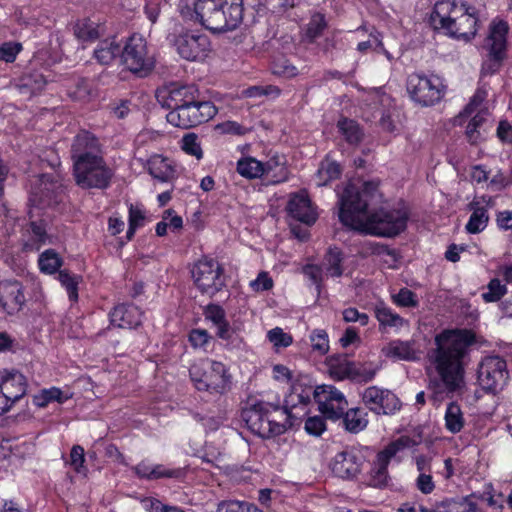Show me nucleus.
I'll list each match as a JSON object with an SVG mask.
<instances>
[{
    "mask_svg": "<svg viewBox=\"0 0 512 512\" xmlns=\"http://www.w3.org/2000/svg\"><path fill=\"white\" fill-rule=\"evenodd\" d=\"M344 254L342 250L336 246H331L327 249L322 260V268L327 276L341 277L344 273L343 262Z\"/></svg>",
    "mask_w": 512,
    "mask_h": 512,
    "instance_id": "nucleus-33",
    "label": "nucleus"
},
{
    "mask_svg": "<svg viewBox=\"0 0 512 512\" xmlns=\"http://www.w3.org/2000/svg\"><path fill=\"white\" fill-rule=\"evenodd\" d=\"M267 338L276 348L288 347L293 342L292 336L288 333H285L283 329L279 327L269 330L267 333Z\"/></svg>",
    "mask_w": 512,
    "mask_h": 512,
    "instance_id": "nucleus-51",
    "label": "nucleus"
},
{
    "mask_svg": "<svg viewBox=\"0 0 512 512\" xmlns=\"http://www.w3.org/2000/svg\"><path fill=\"white\" fill-rule=\"evenodd\" d=\"M118 55H121V47L114 38L101 41L94 50L96 60L103 65L110 64Z\"/></svg>",
    "mask_w": 512,
    "mask_h": 512,
    "instance_id": "nucleus-36",
    "label": "nucleus"
},
{
    "mask_svg": "<svg viewBox=\"0 0 512 512\" xmlns=\"http://www.w3.org/2000/svg\"><path fill=\"white\" fill-rule=\"evenodd\" d=\"M364 463L362 454L354 449H346L337 453L331 463L334 475L343 479H353L360 472Z\"/></svg>",
    "mask_w": 512,
    "mask_h": 512,
    "instance_id": "nucleus-19",
    "label": "nucleus"
},
{
    "mask_svg": "<svg viewBox=\"0 0 512 512\" xmlns=\"http://www.w3.org/2000/svg\"><path fill=\"white\" fill-rule=\"evenodd\" d=\"M323 272L321 265L307 264L303 267V274L316 286L318 292L323 282Z\"/></svg>",
    "mask_w": 512,
    "mask_h": 512,
    "instance_id": "nucleus-56",
    "label": "nucleus"
},
{
    "mask_svg": "<svg viewBox=\"0 0 512 512\" xmlns=\"http://www.w3.org/2000/svg\"><path fill=\"white\" fill-rule=\"evenodd\" d=\"M445 428L452 434H456L462 430L465 424V419L460 406L451 402L448 404L445 411Z\"/></svg>",
    "mask_w": 512,
    "mask_h": 512,
    "instance_id": "nucleus-39",
    "label": "nucleus"
},
{
    "mask_svg": "<svg viewBox=\"0 0 512 512\" xmlns=\"http://www.w3.org/2000/svg\"><path fill=\"white\" fill-rule=\"evenodd\" d=\"M236 170L246 179H257L264 176L263 162L253 157L239 159Z\"/></svg>",
    "mask_w": 512,
    "mask_h": 512,
    "instance_id": "nucleus-37",
    "label": "nucleus"
},
{
    "mask_svg": "<svg viewBox=\"0 0 512 512\" xmlns=\"http://www.w3.org/2000/svg\"><path fill=\"white\" fill-rule=\"evenodd\" d=\"M110 321L119 328H135L142 322V312L133 304H119L110 312Z\"/></svg>",
    "mask_w": 512,
    "mask_h": 512,
    "instance_id": "nucleus-25",
    "label": "nucleus"
},
{
    "mask_svg": "<svg viewBox=\"0 0 512 512\" xmlns=\"http://www.w3.org/2000/svg\"><path fill=\"white\" fill-rule=\"evenodd\" d=\"M325 429L326 426L323 415L309 417L305 422V430L310 435L320 436Z\"/></svg>",
    "mask_w": 512,
    "mask_h": 512,
    "instance_id": "nucleus-59",
    "label": "nucleus"
},
{
    "mask_svg": "<svg viewBox=\"0 0 512 512\" xmlns=\"http://www.w3.org/2000/svg\"><path fill=\"white\" fill-rule=\"evenodd\" d=\"M378 186L376 181L347 184L339 199V219L343 225L365 234L394 237L406 228L408 215L401 209L376 210L375 206L382 202Z\"/></svg>",
    "mask_w": 512,
    "mask_h": 512,
    "instance_id": "nucleus-1",
    "label": "nucleus"
},
{
    "mask_svg": "<svg viewBox=\"0 0 512 512\" xmlns=\"http://www.w3.org/2000/svg\"><path fill=\"white\" fill-rule=\"evenodd\" d=\"M375 317L379 322L381 332H387L390 329L398 331L402 327L408 326L407 320L382 303L376 305Z\"/></svg>",
    "mask_w": 512,
    "mask_h": 512,
    "instance_id": "nucleus-28",
    "label": "nucleus"
},
{
    "mask_svg": "<svg viewBox=\"0 0 512 512\" xmlns=\"http://www.w3.org/2000/svg\"><path fill=\"white\" fill-rule=\"evenodd\" d=\"M477 21L473 8L459 5L454 0L436 2L430 16V23L435 30L465 41L475 36Z\"/></svg>",
    "mask_w": 512,
    "mask_h": 512,
    "instance_id": "nucleus-4",
    "label": "nucleus"
},
{
    "mask_svg": "<svg viewBox=\"0 0 512 512\" xmlns=\"http://www.w3.org/2000/svg\"><path fill=\"white\" fill-rule=\"evenodd\" d=\"M75 36L81 41H94L99 37L95 24L91 21L79 22L74 27Z\"/></svg>",
    "mask_w": 512,
    "mask_h": 512,
    "instance_id": "nucleus-47",
    "label": "nucleus"
},
{
    "mask_svg": "<svg viewBox=\"0 0 512 512\" xmlns=\"http://www.w3.org/2000/svg\"><path fill=\"white\" fill-rule=\"evenodd\" d=\"M66 399L67 397L63 396V392L59 388L52 387L43 389L39 394L34 395L33 403L40 408H44L52 401L63 403Z\"/></svg>",
    "mask_w": 512,
    "mask_h": 512,
    "instance_id": "nucleus-44",
    "label": "nucleus"
},
{
    "mask_svg": "<svg viewBox=\"0 0 512 512\" xmlns=\"http://www.w3.org/2000/svg\"><path fill=\"white\" fill-rule=\"evenodd\" d=\"M73 171L77 185L84 189H104L109 186L113 175L103 156L73 164Z\"/></svg>",
    "mask_w": 512,
    "mask_h": 512,
    "instance_id": "nucleus-8",
    "label": "nucleus"
},
{
    "mask_svg": "<svg viewBox=\"0 0 512 512\" xmlns=\"http://www.w3.org/2000/svg\"><path fill=\"white\" fill-rule=\"evenodd\" d=\"M85 455L84 448L80 445H74L69 455V465L77 473H84L86 468L84 467Z\"/></svg>",
    "mask_w": 512,
    "mask_h": 512,
    "instance_id": "nucleus-54",
    "label": "nucleus"
},
{
    "mask_svg": "<svg viewBox=\"0 0 512 512\" xmlns=\"http://www.w3.org/2000/svg\"><path fill=\"white\" fill-rule=\"evenodd\" d=\"M416 487L423 494H430L435 489V484L430 473H419L416 479Z\"/></svg>",
    "mask_w": 512,
    "mask_h": 512,
    "instance_id": "nucleus-63",
    "label": "nucleus"
},
{
    "mask_svg": "<svg viewBox=\"0 0 512 512\" xmlns=\"http://www.w3.org/2000/svg\"><path fill=\"white\" fill-rule=\"evenodd\" d=\"M508 29V24L504 21L491 25L485 42V47L488 49L489 54L488 59L482 65V74L492 75L499 70L505 57Z\"/></svg>",
    "mask_w": 512,
    "mask_h": 512,
    "instance_id": "nucleus-14",
    "label": "nucleus"
},
{
    "mask_svg": "<svg viewBox=\"0 0 512 512\" xmlns=\"http://www.w3.org/2000/svg\"><path fill=\"white\" fill-rule=\"evenodd\" d=\"M491 199L489 198L486 201L485 197L481 199H475L469 204V210L472 211V214L469 218L468 223L466 224V230L471 234H477L483 231L488 224L489 215L487 209L484 207L483 203H489Z\"/></svg>",
    "mask_w": 512,
    "mask_h": 512,
    "instance_id": "nucleus-27",
    "label": "nucleus"
},
{
    "mask_svg": "<svg viewBox=\"0 0 512 512\" xmlns=\"http://www.w3.org/2000/svg\"><path fill=\"white\" fill-rule=\"evenodd\" d=\"M58 279L62 286L66 288L69 299L71 301H77L78 284L81 280V276L70 274L67 270H60Z\"/></svg>",
    "mask_w": 512,
    "mask_h": 512,
    "instance_id": "nucleus-45",
    "label": "nucleus"
},
{
    "mask_svg": "<svg viewBox=\"0 0 512 512\" xmlns=\"http://www.w3.org/2000/svg\"><path fill=\"white\" fill-rule=\"evenodd\" d=\"M70 152L73 164L103 156L99 140L88 131H81L74 137Z\"/></svg>",
    "mask_w": 512,
    "mask_h": 512,
    "instance_id": "nucleus-20",
    "label": "nucleus"
},
{
    "mask_svg": "<svg viewBox=\"0 0 512 512\" xmlns=\"http://www.w3.org/2000/svg\"><path fill=\"white\" fill-rule=\"evenodd\" d=\"M181 147L183 151L189 155L195 156L197 159H201L203 157V151L198 141V136L194 133L186 134L182 138Z\"/></svg>",
    "mask_w": 512,
    "mask_h": 512,
    "instance_id": "nucleus-50",
    "label": "nucleus"
},
{
    "mask_svg": "<svg viewBox=\"0 0 512 512\" xmlns=\"http://www.w3.org/2000/svg\"><path fill=\"white\" fill-rule=\"evenodd\" d=\"M443 86L438 77L411 74L407 80V91L417 104L427 107L439 102L443 97Z\"/></svg>",
    "mask_w": 512,
    "mask_h": 512,
    "instance_id": "nucleus-13",
    "label": "nucleus"
},
{
    "mask_svg": "<svg viewBox=\"0 0 512 512\" xmlns=\"http://www.w3.org/2000/svg\"><path fill=\"white\" fill-rule=\"evenodd\" d=\"M474 343L475 334L466 329L443 331L435 337L436 347L428 354L430 363L439 375L428 386L434 403L453 396L461 389L469 348Z\"/></svg>",
    "mask_w": 512,
    "mask_h": 512,
    "instance_id": "nucleus-2",
    "label": "nucleus"
},
{
    "mask_svg": "<svg viewBox=\"0 0 512 512\" xmlns=\"http://www.w3.org/2000/svg\"><path fill=\"white\" fill-rule=\"evenodd\" d=\"M327 27V23L323 14L316 13L314 14L306 29V36L310 42H313L316 38H318Z\"/></svg>",
    "mask_w": 512,
    "mask_h": 512,
    "instance_id": "nucleus-48",
    "label": "nucleus"
},
{
    "mask_svg": "<svg viewBox=\"0 0 512 512\" xmlns=\"http://www.w3.org/2000/svg\"><path fill=\"white\" fill-rule=\"evenodd\" d=\"M356 363L343 357H335L329 360L330 372L332 375L342 380L345 378H354Z\"/></svg>",
    "mask_w": 512,
    "mask_h": 512,
    "instance_id": "nucleus-41",
    "label": "nucleus"
},
{
    "mask_svg": "<svg viewBox=\"0 0 512 512\" xmlns=\"http://www.w3.org/2000/svg\"><path fill=\"white\" fill-rule=\"evenodd\" d=\"M160 94H163V106L171 109V111H177L191 104L196 101V97L200 96L198 89L192 85H172ZM160 96L161 95H158V97Z\"/></svg>",
    "mask_w": 512,
    "mask_h": 512,
    "instance_id": "nucleus-22",
    "label": "nucleus"
},
{
    "mask_svg": "<svg viewBox=\"0 0 512 512\" xmlns=\"http://www.w3.org/2000/svg\"><path fill=\"white\" fill-rule=\"evenodd\" d=\"M271 69L274 75L284 78H292L300 73V70L284 56L274 58Z\"/></svg>",
    "mask_w": 512,
    "mask_h": 512,
    "instance_id": "nucleus-43",
    "label": "nucleus"
},
{
    "mask_svg": "<svg viewBox=\"0 0 512 512\" xmlns=\"http://www.w3.org/2000/svg\"><path fill=\"white\" fill-rule=\"evenodd\" d=\"M195 19L212 32L230 31L243 19V0H197Z\"/></svg>",
    "mask_w": 512,
    "mask_h": 512,
    "instance_id": "nucleus-5",
    "label": "nucleus"
},
{
    "mask_svg": "<svg viewBox=\"0 0 512 512\" xmlns=\"http://www.w3.org/2000/svg\"><path fill=\"white\" fill-rule=\"evenodd\" d=\"M6 305H11L13 309H19L25 302V296L18 283L11 284L5 300Z\"/></svg>",
    "mask_w": 512,
    "mask_h": 512,
    "instance_id": "nucleus-52",
    "label": "nucleus"
},
{
    "mask_svg": "<svg viewBox=\"0 0 512 512\" xmlns=\"http://www.w3.org/2000/svg\"><path fill=\"white\" fill-rule=\"evenodd\" d=\"M216 113L215 105L210 101L200 100L199 96L191 104L177 111H170L167 114V121L177 127L190 128L209 121Z\"/></svg>",
    "mask_w": 512,
    "mask_h": 512,
    "instance_id": "nucleus-11",
    "label": "nucleus"
},
{
    "mask_svg": "<svg viewBox=\"0 0 512 512\" xmlns=\"http://www.w3.org/2000/svg\"><path fill=\"white\" fill-rule=\"evenodd\" d=\"M250 287L255 292L267 291L273 287V280L267 272H260L258 277L250 282Z\"/></svg>",
    "mask_w": 512,
    "mask_h": 512,
    "instance_id": "nucleus-60",
    "label": "nucleus"
},
{
    "mask_svg": "<svg viewBox=\"0 0 512 512\" xmlns=\"http://www.w3.org/2000/svg\"><path fill=\"white\" fill-rule=\"evenodd\" d=\"M337 128L341 136L350 145H358L363 140L364 132L355 120L341 118L337 122Z\"/></svg>",
    "mask_w": 512,
    "mask_h": 512,
    "instance_id": "nucleus-35",
    "label": "nucleus"
},
{
    "mask_svg": "<svg viewBox=\"0 0 512 512\" xmlns=\"http://www.w3.org/2000/svg\"><path fill=\"white\" fill-rule=\"evenodd\" d=\"M204 316L210 320L216 327V335L227 342V345L239 346L242 340L236 334V331L226 320L224 309L217 304H209L204 310Z\"/></svg>",
    "mask_w": 512,
    "mask_h": 512,
    "instance_id": "nucleus-21",
    "label": "nucleus"
},
{
    "mask_svg": "<svg viewBox=\"0 0 512 512\" xmlns=\"http://www.w3.org/2000/svg\"><path fill=\"white\" fill-rule=\"evenodd\" d=\"M45 224L43 221L31 222L26 230L23 239V250L26 252L38 251L48 239Z\"/></svg>",
    "mask_w": 512,
    "mask_h": 512,
    "instance_id": "nucleus-31",
    "label": "nucleus"
},
{
    "mask_svg": "<svg viewBox=\"0 0 512 512\" xmlns=\"http://www.w3.org/2000/svg\"><path fill=\"white\" fill-rule=\"evenodd\" d=\"M190 378L199 391L224 393L228 387L229 375L221 362L203 359L195 362L189 370Z\"/></svg>",
    "mask_w": 512,
    "mask_h": 512,
    "instance_id": "nucleus-6",
    "label": "nucleus"
},
{
    "mask_svg": "<svg viewBox=\"0 0 512 512\" xmlns=\"http://www.w3.org/2000/svg\"><path fill=\"white\" fill-rule=\"evenodd\" d=\"M174 44L178 54L188 61L205 59L211 47L207 35L193 32L181 33L176 37Z\"/></svg>",
    "mask_w": 512,
    "mask_h": 512,
    "instance_id": "nucleus-17",
    "label": "nucleus"
},
{
    "mask_svg": "<svg viewBox=\"0 0 512 512\" xmlns=\"http://www.w3.org/2000/svg\"><path fill=\"white\" fill-rule=\"evenodd\" d=\"M415 445L416 442L409 436H401L389 443L376 456L370 471L369 485L376 488L385 487L389 480L388 465L391 459L396 458L401 452Z\"/></svg>",
    "mask_w": 512,
    "mask_h": 512,
    "instance_id": "nucleus-9",
    "label": "nucleus"
},
{
    "mask_svg": "<svg viewBox=\"0 0 512 512\" xmlns=\"http://www.w3.org/2000/svg\"><path fill=\"white\" fill-rule=\"evenodd\" d=\"M379 104L382 106L380 111L379 124L384 131L394 132L396 131V120L398 117V110L394 105V100L387 94L379 96Z\"/></svg>",
    "mask_w": 512,
    "mask_h": 512,
    "instance_id": "nucleus-34",
    "label": "nucleus"
},
{
    "mask_svg": "<svg viewBox=\"0 0 512 512\" xmlns=\"http://www.w3.org/2000/svg\"><path fill=\"white\" fill-rule=\"evenodd\" d=\"M310 342L313 351L324 355L329 350L328 334L323 329H315L310 334Z\"/></svg>",
    "mask_w": 512,
    "mask_h": 512,
    "instance_id": "nucleus-49",
    "label": "nucleus"
},
{
    "mask_svg": "<svg viewBox=\"0 0 512 512\" xmlns=\"http://www.w3.org/2000/svg\"><path fill=\"white\" fill-rule=\"evenodd\" d=\"M150 175L161 182H168L175 177L176 170L172 161L161 155L152 156L147 163Z\"/></svg>",
    "mask_w": 512,
    "mask_h": 512,
    "instance_id": "nucleus-32",
    "label": "nucleus"
},
{
    "mask_svg": "<svg viewBox=\"0 0 512 512\" xmlns=\"http://www.w3.org/2000/svg\"><path fill=\"white\" fill-rule=\"evenodd\" d=\"M507 289L502 285L499 279H492L488 284V291L482 294L485 302H496L506 294Z\"/></svg>",
    "mask_w": 512,
    "mask_h": 512,
    "instance_id": "nucleus-53",
    "label": "nucleus"
},
{
    "mask_svg": "<svg viewBox=\"0 0 512 512\" xmlns=\"http://www.w3.org/2000/svg\"><path fill=\"white\" fill-rule=\"evenodd\" d=\"M22 50V45L15 42H6L0 46V61L12 63L16 56Z\"/></svg>",
    "mask_w": 512,
    "mask_h": 512,
    "instance_id": "nucleus-57",
    "label": "nucleus"
},
{
    "mask_svg": "<svg viewBox=\"0 0 512 512\" xmlns=\"http://www.w3.org/2000/svg\"><path fill=\"white\" fill-rule=\"evenodd\" d=\"M430 512H477V503L472 496L446 498L430 508Z\"/></svg>",
    "mask_w": 512,
    "mask_h": 512,
    "instance_id": "nucleus-30",
    "label": "nucleus"
},
{
    "mask_svg": "<svg viewBox=\"0 0 512 512\" xmlns=\"http://www.w3.org/2000/svg\"><path fill=\"white\" fill-rule=\"evenodd\" d=\"M509 379L507 364L499 356H487L478 366L477 380L483 390L496 394L503 390Z\"/></svg>",
    "mask_w": 512,
    "mask_h": 512,
    "instance_id": "nucleus-12",
    "label": "nucleus"
},
{
    "mask_svg": "<svg viewBox=\"0 0 512 512\" xmlns=\"http://www.w3.org/2000/svg\"><path fill=\"white\" fill-rule=\"evenodd\" d=\"M211 336L204 329H193L189 334V341L194 348H204Z\"/></svg>",
    "mask_w": 512,
    "mask_h": 512,
    "instance_id": "nucleus-62",
    "label": "nucleus"
},
{
    "mask_svg": "<svg viewBox=\"0 0 512 512\" xmlns=\"http://www.w3.org/2000/svg\"><path fill=\"white\" fill-rule=\"evenodd\" d=\"M194 284L198 290L209 297H213L225 286L223 270L219 263L213 259L199 260L191 270Z\"/></svg>",
    "mask_w": 512,
    "mask_h": 512,
    "instance_id": "nucleus-10",
    "label": "nucleus"
},
{
    "mask_svg": "<svg viewBox=\"0 0 512 512\" xmlns=\"http://www.w3.org/2000/svg\"><path fill=\"white\" fill-rule=\"evenodd\" d=\"M264 176L268 183L278 184L288 179L289 171L284 156L273 155L266 162H263Z\"/></svg>",
    "mask_w": 512,
    "mask_h": 512,
    "instance_id": "nucleus-29",
    "label": "nucleus"
},
{
    "mask_svg": "<svg viewBox=\"0 0 512 512\" xmlns=\"http://www.w3.org/2000/svg\"><path fill=\"white\" fill-rule=\"evenodd\" d=\"M63 264L60 255L53 249H47L39 255L38 266L42 273L54 274Z\"/></svg>",
    "mask_w": 512,
    "mask_h": 512,
    "instance_id": "nucleus-40",
    "label": "nucleus"
},
{
    "mask_svg": "<svg viewBox=\"0 0 512 512\" xmlns=\"http://www.w3.org/2000/svg\"><path fill=\"white\" fill-rule=\"evenodd\" d=\"M366 413H364L359 408H354L344 411V415L342 417V422L346 430L352 433H358L366 428L368 424V420L366 418Z\"/></svg>",
    "mask_w": 512,
    "mask_h": 512,
    "instance_id": "nucleus-38",
    "label": "nucleus"
},
{
    "mask_svg": "<svg viewBox=\"0 0 512 512\" xmlns=\"http://www.w3.org/2000/svg\"><path fill=\"white\" fill-rule=\"evenodd\" d=\"M123 65L140 76H146L155 65L153 55L148 52L145 39L139 34H133L121 49Z\"/></svg>",
    "mask_w": 512,
    "mask_h": 512,
    "instance_id": "nucleus-7",
    "label": "nucleus"
},
{
    "mask_svg": "<svg viewBox=\"0 0 512 512\" xmlns=\"http://www.w3.org/2000/svg\"><path fill=\"white\" fill-rule=\"evenodd\" d=\"M315 399L323 417L332 421L341 419L348 406L343 393L331 385L318 386Z\"/></svg>",
    "mask_w": 512,
    "mask_h": 512,
    "instance_id": "nucleus-15",
    "label": "nucleus"
},
{
    "mask_svg": "<svg viewBox=\"0 0 512 512\" xmlns=\"http://www.w3.org/2000/svg\"><path fill=\"white\" fill-rule=\"evenodd\" d=\"M241 417L248 429L261 438L283 434L294 424L290 410L279 404L256 401L242 410Z\"/></svg>",
    "mask_w": 512,
    "mask_h": 512,
    "instance_id": "nucleus-3",
    "label": "nucleus"
},
{
    "mask_svg": "<svg viewBox=\"0 0 512 512\" xmlns=\"http://www.w3.org/2000/svg\"><path fill=\"white\" fill-rule=\"evenodd\" d=\"M182 475L181 469H168L163 465L152 466V480L159 478H178Z\"/></svg>",
    "mask_w": 512,
    "mask_h": 512,
    "instance_id": "nucleus-64",
    "label": "nucleus"
},
{
    "mask_svg": "<svg viewBox=\"0 0 512 512\" xmlns=\"http://www.w3.org/2000/svg\"><path fill=\"white\" fill-rule=\"evenodd\" d=\"M341 174L340 166L333 161L324 160L316 174V184L324 186L329 181L337 179Z\"/></svg>",
    "mask_w": 512,
    "mask_h": 512,
    "instance_id": "nucleus-42",
    "label": "nucleus"
},
{
    "mask_svg": "<svg viewBox=\"0 0 512 512\" xmlns=\"http://www.w3.org/2000/svg\"><path fill=\"white\" fill-rule=\"evenodd\" d=\"M363 404L377 415H389L400 409L398 397L390 390L378 386L367 387L361 394Z\"/></svg>",
    "mask_w": 512,
    "mask_h": 512,
    "instance_id": "nucleus-16",
    "label": "nucleus"
},
{
    "mask_svg": "<svg viewBox=\"0 0 512 512\" xmlns=\"http://www.w3.org/2000/svg\"><path fill=\"white\" fill-rule=\"evenodd\" d=\"M144 221V211L138 205L131 204L129 207V228L126 234L128 240H131L135 231L144 225Z\"/></svg>",
    "mask_w": 512,
    "mask_h": 512,
    "instance_id": "nucleus-46",
    "label": "nucleus"
},
{
    "mask_svg": "<svg viewBox=\"0 0 512 512\" xmlns=\"http://www.w3.org/2000/svg\"><path fill=\"white\" fill-rule=\"evenodd\" d=\"M0 386L11 404L14 405L26 394L27 381L25 376L16 370H2L0 371Z\"/></svg>",
    "mask_w": 512,
    "mask_h": 512,
    "instance_id": "nucleus-24",
    "label": "nucleus"
},
{
    "mask_svg": "<svg viewBox=\"0 0 512 512\" xmlns=\"http://www.w3.org/2000/svg\"><path fill=\"white\" fill-rule=\"evenodd\" d=\"M485 98L486 92L482 89H478L471 98L470 102L464 108L463 112L459 115V117H468L477 111V114L470 120L466 129V136L471 144L478 143L482 138L480 128L486 121L487 111L479 109V107Z\"/></svg>",
    "mask_w": 512,
    "mask_h": 512,
    "instance_id": "nucleus-18",
    "label": "nucleus"
},
{
    "mask_svg": "<svg viewBox=\"0 0 512 512\" xmlns=\"http://www.w3.org/2000/svg\"><path fill=\"white\" fill-rule=\"evenodd\" d=\"M69 96L76 101L86 100L90 95V86L87 80L79 79L74 90H69Z\"/></svg>",
    "mask_w": 512,
    "mask_h": 512,
    "instance_id": "nucleus-61",
    "label": "nucleus"
},
{
    "mask_svg": "<svg viewBox=\"0 0 512 512\" xmlns=\"http://www.w3.org/2000/svg\"><path fill=\"white\" fill-rule=\"evenodd\" d=\"M143 507L149 512H185L177 506L163 504L154 498H145L142 500Z\"/></svg>",
    "mask_w": 512,
    "mask_h": 512,
    "instance_id": "nucleus-55",
    "label": "nucleus"
},
{
    "mask_svg": "<svg viewBox=\"0 0 512 512\" xmlns=\"http://www.w3.org/2000/svg\"><path fill=\"white\" fill-rule=\"evenodd\" d=\"M286 210L288 214L297 221L306 225L313 224L317 214L306 192L301 191L290 196Z\"/></svg>",
    "mask_w": 512,
    "mask_h": 512,
    "instance_id": "nucleus-23",
    "label": "nucleus"
},
{
    "mask_svg": "<svg viewBox=\"0 0 512 512\" xmlns=\"http://www.w3.org/2000/svg\"><path fill=\"white\" fill-rule=\"evenodd\" d=\"M393 302L401 307H416L418 302L414 292L407 288H402L400 291L392 296Z\"/></svg>",
    "mask_w": 512,
    "mask_h": 512,
    "instance_id": "nucleus-58",
    "label": "nucleus"
},
{
    "mask_svg": "<svg viewBox=\"0 0 512 512\" xmlns=\"http://www.w3.org/2000/svg\"><path fill=\"white\" fill-rule=\"evenodd\" d=\"M382 352L386 357L396 360L417 361L420 359V352L413 340L402 341L397 339L390 341L383 347Z\"/></svg>",
    "mask_w": 512,
    "mask_h": 512,
    "instance_id": "nucleus-26",
    "label": "nucleus"
}]
</instances>
